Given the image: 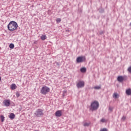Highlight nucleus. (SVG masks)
<instances>
[{
    "instance_id": "6ab92c4d",
    "label": "nucleus",
    "mask_w": 131,
    "mask_h": 131,
    "mask_svg": "<svg viewBox=\"0 0 131 131\" xmlns=\"http://www.w3.org/2000/svg\"><path fill=\"white\" fill-rule=\"evenodd\" d=\"M100 121L101 122H103V123L106 122V120L105 119V118H102L100 120Z\"/></svg>"
},
{
    "instance_id": "9d476101",
    "label": "nucleus",
    "mask_w": 131,
    "mask_h": 131,
    "mask_svg": "<svg viewBox=\"0 0 131 131\" xmlns=\"http://www.w3.org/2000/svg\"><path fill=\"white\" fill-rule=\"evenodd\" d=\"M113 98L114 99H117L118 98H119V95H118L117 93H114L113 95Z\"/></svg>"
},
{
    "instance_id": "c85d7f7f",
    "label": "nucleus",
    "mask_w": 131,
    "mask_h": 131,
    "mask_svg": "<svg viewBox=\"0 0 131 131\" xmlns=\"http://www.w3.org/2000/svg\"><path fill=\"white\" fill-rule=\"evenodd\" d=\"M2 80V77H0V81Z\"/></svg>"
},
{
    "instance_id": "423d86ee",
    "label": "nucleus",
    "mask_w": 131,
    "mask_h": 131,
    "mask_svg": "<svg viewBox=\"0 0 131 131\" xmlns=\"http://www.w3.org/2000/svg\"><path fill=\"white\" fill-rule=\"evenodd\" d=\"M127 79V77L126 76H119L117 78V80L119 82H122L123 80H126Z\"/></svg>"
},
{
    "instance_id": "a211bd4d",
    "label": "nucleus",
    "mask_w": 131,
    "mask_h": 131,
    "mask_svg": "<svg viewBox=\"0 0 131 131\" xmlns=\"http://www.w3.org/2000/svg\"><path fill=\"white\" fill-rule=\"evenodd\" d=\"M94 89L95 90H101V86H96Z\"/></svg>"
},
{
    "instance_id": "0eeeda50",
    "label": "nucleus",
    "mask_w": 131,
    "mask_h": 131,
    "mask_svg": "<svg viewBox=\"0 0 131 131\" xmlns=\"http://www.w3.org/2000/svg\"><path fill=\"white\" fill-rule=\"evenodd\" d=\"M84 86V81H79L77 84V87L78 89H81Z\"/></svg>"
},
{
    "instance_id": "f3484780",
    "label": "nucleus",
    "mask_w": 131,
    "mask_h": 131,
    "mask_svg": "<svg viewBox=\"0 0 131 131\" xmlns=\"http://www.w3.org/2000/svg\"><path fill=\"white\" fill-rule=\"evenodd\" d=\"M1 118L2 122H4V121H5V117H4L3 115H1Z\"/></svg>"
},
{
    "instance_id": "2eb2a0df",
    "label": "nucleus",
    "mask_w": 131,
    "mask_h": 131,
    "mask_svg": "<svg viewBox=\"0 0 131 131\" xmlns=\"http://www.w3.org/2000/svg\"><path fill=\"white\" fill-rule=\"evenodd\" d=\"M80 71L82 73H84V72H86V68H82L80 69Z\"/></svg>"
},
{
    "instance_id": "4be33fe9",
    "label": "nucleus",
    "mask_w": 131,
    "mask_h": 131,
    "mask_svg": "<svg viewBox=\"0 0 131 131\" xmlns=\"http://www.w3.org/2000/svg\"><path fill=\"white\" fill-rule=\"evenodd\" d=\"M56 22H57V23H60L61 22V18H57Z\"/></svg>"
},
{
    "instance_id": "f03ea898",
    "label": "nucleus",
    "mask_w": 131,
    "mask_h": 131,
    "mask_svg": "<svg viewBox=\"0 0 131 131\" xmlns=\"http://www.w3.org/2000/svg\"><path fill=\"white\" fill-rule=\"evenodd\" d=\"M7 27L8 30H10V31H14L18 28V24L16 21H11L9 23Z\"/></svg>"
},
{
    "instance_id": "ddd939ff",
    "label": "nucleus",
    "mask_w": 131,
    "mask_h": 131,
    "mask_svg": "<svg viewBox=\"0 0 131 131\" xmlns=\"http://www.w3.org/2000/svg\"><path fill=\"white\" fill-rule=\"evenodd\" d=\"M126 94L128 96H130V95H131V89H127L126 91Z\"/></svg>"
},
{
    "instance_id": "aec40b11",
    "label": "nucleus",
    "mask_w": 131,
    "mask_h": 131,
    "mask_svg": "<svg viewBox=\"0 0 131 131\" xmlns=\"http://www.w3.org/2000/svg\"><path fill=\"white\" fill-rule=\"evenodd\" d=\"M108 110H110V111H111V112H112L113 111V107L110 106L108 107Z\"/></svg>"
},
{
    "instance_id": "f257e3e1",
    "label": "nucleus",
    "mask_w": 131,
    "mask_h": 131,
    "mask_svg": "<svg viewBox=\"0 0 131 131\" xmlns=\"http://www.w3.org/2000/svg\"><path fill=\"white\" fill-rule=\"evenodd\" d=\"M99 107H100V104L98 101L95 100L91 102L90 107V110L91 111H97V110L99 109Z\"/></svg>"
},
{
    "instance_id": "cd10ccee",
    "label": "nucleus",
    "mask_w": 131,
    "mask_h": 131,
    "mask_svg": "<svg viewBox=\"0 0 131 131\" xmlns=\"http://www.w3.org/2000/svg\"><path fill=\"white\" fill-rule=\"evenodd\" d=\"M56 65H57L58 66H60V64L59 63V62H56Z\"/></svg>"
},
{
    "instance_id": "c756f323",
    "label": "nucleus",
    "mask_w": 131,
    "mask_h": 131,
    "mask_svg": "<svg viewBox=\"0 0 131 131\" xmlns=\"http://www.w3.org/2000/svg\"><path fill=\"white\" fill-rule=\"evenodd\" d=\"M63 96H64V94H63Z\"/></svg>"
},
{
    "instance_id": "5701e85b",
    "label": "nucleus",
    "mask_w": 131,
    "mask_h": 131,
    "mask_svg": "<svg viewBox=\"0 0 131 131\" xmlns=\"http://www.w3.org/2000/svg\"><path fill=\"white\" fill-rule=\"evenodd\" d=\"M126 117L125 116H123L121 118V120L122 121H124L125 120Z\"/></svg>"
},
{
    "instance_id": "b1692460",
    "label": "nucleus",
    "mask_w": 131,
    "mask_h": 131,
    "mask_svg": "<svg viewBox=\"0 0 131 131\" xmlns=\"http://www.w3.org/2000/svg\"><path fill=\"white\" fill-rule=\"evenodd\" d=\"M100 131H107V128H103V129H101Z\"/></svg>"
},
{
    "instance_id": "7ed1b4c3",
    "label": "nucleus",
    "mask_w": 131,
    "mask_h": 131,
    "mask_svg": "<svg viewBox=\"0 0 131 131\" xmlns=\"http://www.w3.org/2000/svg\"><path fill=\"white\" fill-rule=\"evenodd\" d=\"M40 93L42 94V95H47L48 93H50V88L47 86L42 87L41 89Z\"/></svg>"
},
{
    "instance_id": "dca6fc26",
    "label": "nucleus",
    "mask_w": 131,
    "mask_h": 131,
    "mask_svg": "<svg viewBox=\"0 0 131 131\" xmlns=\"http://www.w3.org/2000/svg\"><path fill=\"white\" fill-rule=\"evenodd\" d=\"M9 48L10 49H14V48H15V45H14L13 43H10L9 45Z\"/></svg>"
},
{
    "instance_id": "a878e982",
    "label": "nucleus",
    "mask_w": 131,
    "mask_h": 131,
    "mask_svg": "<svg viewBox=\"0 0 131 131\" xmlns=\"http://www.w3.org/2000/svg\"><path fill=\"white\" fill-rule=\"evenodd\" d=\"M16 97H20V94H19V93H16Z\"/></svg>"
},
{
    "instance_id": "6e6552de",
    "label": "nucleus",
    "mask_w": 131,
    "mask_h": 131,
    "mask_svg": "<svg viewBox=\"0 0 131 131\" xmlns=\"http://www.w3.org/2000/svg\"><path fill=\"white\" fill-rule=\"evenodd\" d=\"M3 104L6 107H9L11 104V101H10V100L6 99L3 101Z\"/></svg>"
},
{
    "instance_id": "4468645a",
    "label": "nucleus",
    "mask_w": 131,
    "mask_h": 131,
    "mask_svg": "<svg viewBox=\"0 0 131 131\" xmlns=\"http://www.w3.org/2000/svg\"><path fill=\"white\" fill-rule=\"evenodd\" d=\"M40 38L41 40H45L47 39V36L46 35H42V36H41Z\"/></svg>"
},
{
    "instance_id": "bb28decb",
    "label": "nucleus",
    "mask_w": 131,
    "mask_h": 131,
    "mask_svg": "<svg viewBox=\"0 0 131 131\" xmlns=\"http://www.w3.org/2000/svg\"><path fill=\"white\" fill-rule=\"evenodd\" d=\"M104 33V32L103 31H101L100 32V34L102 35Z\"/></svg>"
},
{
    "instance_id": "39448f33",
    "label": "nucleus",
    "mask_w": 131,
    "mask_h": 131,
    "mask_svg": "<svg viewBox=\"0 0 131 131\" xmlns=\"http://www.w3.org/2000/svg\"><path fill=\"white\" fill-rule=\"evenodd\" d=\"M85 56L78 57L76 59V62L77 63H82V62H85Z\"/></svg>"
},
{
    "instance_id": "9b49d317",
    "label": "nucleus",
    "mask_w": 131,
    "mask_h": 131,
    "mask_svg": "<svg viewBox=\"0 0 131 131\" xmlns=\"http://www.w3.org/2000/svg\"><path fill=\"white\" fill-rule=\"evenodd\" d=\"M11 89L12 90H16L17 89V85H15V84H12L11 85Z\"/></svg>"
},
{
    "instance_id": "412c9836",
    "label": "nucleus",
    "mask_w": 131,
    "mask_h": 131,
    "mask_svg": "<svg viewBox=\"0 0 131 131\" xmlns=\"http://www.w3.org/2000/svg\"><path fill=\"white\" fill-rule=\"evenodd\" d=\"M90 125V123H85L84 124H83V126H89Z\"/></svg>"
},
{
    "instance_id": "393cba45",
    "label": "nucleus",
    "mask_w": 131,
    "mask_h": 131,
    "mask_svg": "<svg viewBox=\"0 0 131 131\" xmlns=\"http://www.w3.org/2000/svg\"><path fill=\"white\" fill-rule=\"evenodd\" d=\"M99 12L100 13H104V9H100Z\"/></svg>"
},
{
    "instance_id": "20e7f679",
    "label": "nucleus",
    "mask_w": 131,
    "mask_h": 131,
    "mask_svg": "<svg viewBox=\"0 0 131 131\" xmlns=\"http://www.w3.org/2000/svg\"><path fill=\"white\" fill-rule=\"evenodd\" d=\"M35 115H36L37 117H41V116H43V113H42V110L41 109L37 110L35 113Z\"/></svg>"
},
{
    "instance_id": "1a4fd4ad",
    "label": "nucleus",
    "mask_w": 131,
    "mask_h": 131,
    "mask_svg": "<svg viewBox=\"0 0 131 131\" xmlns=\"http://www.w3.org/2000/svg\"><path fill=\"white\" fill-rule=\"evenodd\" d=\"M62 115V111H57L55 113V116L56 117H61V116Z\"/></svg>"
},
{
    "instance_id": "f8f14e48",
    "label": "nucleus",
    "mask_w": 131,
    "mask_h": 131,
    "mask_svg": "<svg viewBox=\"0 0 131 131\" xmlns=\"http://www.w3.org/2000/svg\"><path fill=\"white\" fill-rule=\"evenodd\" d=\"M9 118L12 120V119H14L15 118V114L14 113H11L9 116Z\"/></svg>"
}]
</instances>
